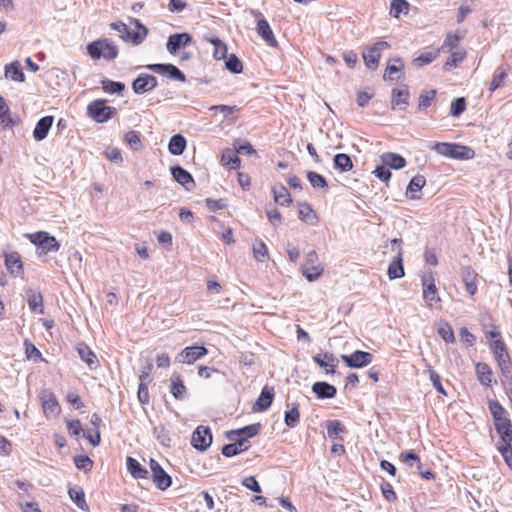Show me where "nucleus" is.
Returning a JSON list of instances; mask_svg holds the SVG:
<instances>
[{"label":"nucleus","instance_id":"nucleus-45","mask_svg":"<svg viewBox=\"0 0 512 512\" xmlns=\"http://www.w3.org/2000/svg\"><path fill=\"white\" fill-rule=\"evenodd\" d=\"M409 12V3L406 0H392L390 5V15L399 18L403 14Z\"/></svg>","mask_w":512,"mask_h":512},{"label":"nucleus","instance_id":"nucleus-58","mask_svg":"<svg viewBox=\"0 0 512 512\" xmlns=\"http://www.w3.org/2000/svg\"><path fill=\"white\" fill-rule=\"evenodd\" d=\"M253 254L257 261L264 262L268 259V249L263 241H259L253 246Z\"/></svg>","mask_w":512,"mask_h":512},{"label":"nucleus","instance_id":"nucleus-49","mask_svg":"<svg viewBox=\"0 0 512 512\" xmlns=\"http://www.w3.org/2000/svg\"><path fill=\"white\" fill-rule=\"evenodd\" d=\"M221 162L223 165H232V168H236L240 165V158L231 149H226L222 153Z\"/></svg>","mask_w":512,"mask_h":512},{"label":"nucleus","instance_id":"nucleus-56","mask_svg":"<svg viewBox=\"0 0 512 512\" xmlns=\"http://www.w3.org/2000/svg\"><path fill=\"white\" fill-rule=\"evenodd\" d=\"M307 178L313 188H327L328 187L326 179L322 175H320L316 172L309 171L307 173Z\"/></svg>","mask_w":512,"mask_h":512},{"label":"nucleus","instance_id":"nucleus-20","mask_svg":"<svg viewBox=\"0 0 512 512\" xmlns=\"http://www.w3.org/2000/svg\"><path fill=\"white\" fill-rule=\"evenodd\" d=\"M256 30L258 35L263 39V41H265L267 45L271 47L278 46V42L267 20H258Z\"/></svg>","mask_w":512,"mask_h":512},{"label":"nucleus","instance_id":"nucleus-7","mask_svg":"<svg viewBox=\"0 0 512 512\" xmlns=\"http://www.w3.org/2000/svg\"><path fill=\"white\" fill-rule=\"evenodd\" d=\"M323 271V267L318 263V255L316 251H309L306 255V261L302 266L303 276L309 282H313L322 275Z\"/></svg>","mask_w":512,"mask_h":512},{"label":"nucleus","instance_id":"nucleus-61","mask_svg":"<svg viewBox=\"0 0 512 512\" xmlns=\"http://www.w3.org/2000/svg\"><path fill=\"white\" fill-rule=\"evenodd\" d=\"M327 435L330 439L338 438L339 434L344 431L341 423L338 420H332L327 422Z\"/></svg>","mask_w":512,"mask_h":512},{"label":"nucleus","instance_id":"nucleus-52","mask_svg":"<svg viewBox=\"0 0 512 512\" xmlns=\"http://www.w3.org/2000/svg\"><path fill=\"white\" fill-rule=\"evenodd\" d=\"M234 149L236 153L239 154H247V155H255L256 150L253 148L250 142L248 141H242L240 139H237L234 141Z\"/></svg>","mask_w":512,"mask_h":512},{"label":"nucleus","instance_id":"nucleus-55","mask_svg":"<svg viewBox=\"0 0 512 512\" xmlns=\"http://www.w3.org/2000/svg\"><path fill=\"white\" fill-rule=\"evenodd\" d=\"M499 70L500 71L493 76L489 86L490 91H495L504 85L505 79L507 77V70L503 68H499Z\"/></svg>","mask_w":512,"mask_h":512},{"label":"nucleus","instance_id":"nucleus-40","mask_svg":"<svg viewBox=\"0 0 512 512\" xmlns=\"http://www.w3.org/2000/svg\"><path fill=\"white\" fill-rule=\"evenodd\" d=\"M426 184V179L423 175H416L414 176L408 186H407V189H406V196H408L410 199H418L417 196L411 194L409 195L410 193H414V192H418L420 191Z\"/></svg>","mask_w":512,"mask_h":512},{"label":"nucleus","instance_id":"nucleus-27","mask_svg":"<svg viewBox=\"0 0 512 512\" xmlns=\"http://www.w3.org/2000/svg\"><path fill=\"white\" fill-rule=\"evenodd\" d=\"M405 275L403 260H402V250L398 249L397 256L390 262L388 266V276L389 279H399Z\"/></svg>","mask_w":512,"mask_h":512},{"label":"nucleus","instance_id":"nucleus-57","mask_svg":"<svg viewBox=\"0 0 512 512\" xmlns=\"http://www.w3.org/2000/svg\"><path fill=\"white\" fill-rule=\"evenodd\" d=\"M466 109V101L463 97L456 98L450 106V115L453 117L460 116Z\"/></svg>","mask_w":512,"mask_h":512},{"label":"nucleus","instance_id":"nucleus-60","mask_svg":"<svg viewBox=\"0 0 512 512\" xmlns=\"http://www.w3.org/2000/svg\"><path fill=\"white\" fill-rule=\"evenodd\" d=\"M437 332L446 343H453L455 341L453 329L448 323L441 324Z\"/></svg>","mask_w":512,"mask_h":512},{"label":"nucleus","instance_id":"nucleus-53","mask_svg":"<svg viewBox=\"0 0 512 512\" xmlns=\"http://www.w3.org/2000/svg\"><path fill=\"white\" fill-rule=\"evenodd\" d=\"M225 67L227 70L234 74H239L243 70L242 62L235 54H232L228 57L225 62Z\"/></svg>","mask_w":512,"mask_h":512},{"label":"nucleus","instance_id":"nucleus-42","mask_svg":"<svg viewBox=\"0 0 512 512\" xmlns=\"http://www.w3.org/2000/svg\"><path fill=\"white\" fill-rule=\"evenodd\" d=\"M334 168L341 172H348L353 168V162L349 155L339 153L334 156Z\"/></svg>","mask_w":512,"mask_h":512},{"label":"nucleus","instance_id":"nucleus-22","mask_svg":"<svg viewBox=\"0 0 512 512\" xmlns=\"http://www.w3.org/2000/svg\"><path fill=\"white\" fill-rule=\"evenodd\" d=\"M313 360L316 364H318L321 368L325 369L326 373L334 374L335 367L337 365V359L330 352L320 353L313 357Z\"/></svg>","mask_w":512,"mask_h":512},{"label":"nucleus","instance_id":"nucleus-28","mask_svg":"<svg viewBox=\"0 0 512 512\" xmlns=\"http://www.w3.org/2000/svg\"><path fill=\"white\" fill-rule=\"evenodd\" d=\"M312 391L319 399H331L336 396L337 389L327 382H315Z\"/></svg>","mask_w":512,"mask_h":512},{"label":"nucleus","instance_id":"nucleus-29","mask_svg":"<svg viewBox=\"0 0 512 512\" xmlns=\"http://www.w3.org/2000/svg\"><path fill=\"white\" fill-rule=\"evenodd\" d=\"M26 300L31 311L40 314L44 313L43 297L39 291L29 289L26 292Z\"/></svg>","mask_w":512,"mask_h":512},{"label":"nucleus","instance_id":"nucleus-10","mask_svg":"<svg viewBox=\"0 0 512 512\" xmlns=\"http://www.w3.org/2000/svg\"><path fill=\"white\" fill-rule=\"evenodd\" d=\"M39 399L46 417H56L59 415L61 408L55 394L51 390H41L39 393Z\"/></svg>","mask_w":512,"mask_h":512},{"label":"nucleus","instance_id":"nucleus-43","mask_svg":"<svg viewBox=\"0 0 512 512\" xmlns=\"http://www.w3.org/2000/svg\"><path fill=\"white\" fill-rule=\"evenodd\" d=\"M300 412L299 405L296 403L292 404V407L285 412L284 422L289 428H294L299 424Z\"/></svg>","mask_w":512,"mask_h":512},{"label":"nucleus","instance_id":"nucleus-19","mask_svg":"<svg viewBox=\"0 0 512 512\" xmlns=\"http://www.w3.org/2000/svg\"><path fill=\"white\" fill-rule=\"evenodd\" d=\"M274 398V388L270 386H264L260 396L256 400L253 410L257 412L266 411L272 404Z\"/></svg>","mask_w":512,"mask_h":512},{"label":"nucleus","instance_id":"nucleus-25","mask_svg":"<svg viewBox=\"0 0 512 512\" xmlns=\"http://www.w3.org/2000/svg\"><path fill=\"white\" fill-rule=\"evenodd\" d=\"M19 122L18 116L12 117L10 108L4 97L0 96V126L3 128L13 127Z\"/></svg>","mask_w":512,"mask_h":512},{"label":"nucleus","instance_id":"nucleus-9","mask_svg":"<svg viewBox=\"0 0 512 512\" xmlns=\"http://www.w3.org/2000/svg\"><path fill=\"white\" fill-rule=\"evenodd\" d=\"M30 241L41 248L45 253L56 252L60 248L59 242L55 237L50 236L45 231H40L29 235Z\"/></svg>","mask_w":512,"mask_h":512},{"label":"nucleus","instance_id":"nucleus-16","mask_svg":"<svg viewBox=\"0 0 512 512\" xmlns=\"http://www.w3.org/2000/svg\"><path fill=\"white\" fill-rule=\"evenodd\" d=\"M157 86V78L151 74L141 73L132 83L136 94H144Z\"/></svg>","mask_w":512,"mask_h":512},{"label":"nucleus","instance_id":"nucleus-50","mask_svg":"<svg viewBox=\"0 0 512 512\" xmlns=\"http://www.w3.org/2000/svg\"><path fill=\"white\" fill-rule=\"evenodd\" d=\"M101 84L103 90L110 94L121 93L125 89V85L122 82L112 81L108 79L101 81Z\"/></svg>","mask_w":512,"mask_h":512},{"label":"nucleus","instance_id":"nucleus-12","mask_svg":"<svg viewBox=\"0 0 512 512\" xmlns=\"http://www.w3.org/2000/svg\"><path fill=\"white\" fill-rule=\"evenodd\" d=\"M341 359L349 368H363L373 361V355L369 352L356 350L350 355H341Z\"/></svg>","mask_w":512,"mask_h":512},{"label":"nucleus","instance_id":"nucleus-6","mask_svg":"<svg viewBox=\"0 0 512 512\" xmlns=\"http://www.w3.org/2000/svg\"><path fill=\"white\" fill-rule=\"evenodd\" d=\"M389 47L390 45L386 41H379L367 47L362 53L367 68L370 70H375L379 65L382 52Z\"/></svg>","mask_w":512,"mask_h":512},{"label":"nucleus","instance_id":"nucleus-46","mask_svg":"<svg viewBox=\"0 0 512 512\" xmlns=\"http://www.w3.org/2000/svg\"><path fill=\"white\" fill-rule=\"evenodd\" d=\"M124 141L133 151H140L143 148L140 135L134 130H131L125 134Z\"/></svg>","mask_w":512,"mask_h":512},{"label":"nucleus","instance_id":"nucleus-26","mask_svg":"<svg viewBox=\"0 0 512 512\" xmlns=\"http://www.w3.org/2000/svg\"><path fill=\"white\" fill-rule=\"evenodd\" d=\"M131 23L136 26L137 31L129 30L127 42H132L134 45H139L146 38L148 29L136 18H131Z\"/></svg>","mask_w":512,"mask_h":512},{"label":"nucleus","instance_id":"nucleus-8","mask_svg":"<svg viewBox=\"0 0 512 512\" xmlns=\"http://www.w3.org/2000/svg\"><path fill=\"white\" fill-rule=\"evenodd\" d=\"M212 443V433L208 426L200 425L192 433L191 444L201 452L206 451Z\"/></svg>","mask_w":512,"mask_h":512},{"label":"nucleus","instance_id":"nucleus-5","mask_svg":"<svg viewBox=\"0 0 512 512\" xmlns=\"http://www.w3.org/2000/svg\"><path fill=\"white\" fill-rule=\"evenodd\" d=\"M87 114L94 121L104 123L116 114V109L105 104V100L97 99L92 101L87 107Z\"/></svg>","mask_w":512,"mask_h":512},{"label":"nucleus","instance_id":"nucleus-30","mask_svg":"<svg viewBox=\"0 0 512 512\" xmlns=\"http://www.w3.org/2000/svg\"><path fill=\"white\" fill-rule=\"evenodd\" d=\"M461 277L470 295H474L477 291L476 277L477 274L470 266L461 268Z\"/></svg>","mask_w":512,"mask_h":512},{"label":"nucleus","instance_id":"nucleus-36","mask_svg":"<svg viewBox=\"0 0 512 512\" xmlns=\"http://www.w3.org/2000/svg\"><path fill=\"white\" fill-rule=\"evenodd\" d=\"M204 39L213 45V57L216 60H222L226 58L228 49L223 41H221L218 37L205 36Z\"/></svg>","mask_w":512,"mask_h":512},{"label":"nucleus","instance_id":"nucleus-64","mask_svg":"<svg viewBox=\"0 0 512 512\" xmlns=\"http://www.w3.org/2000/svg\"><path fill=\"white\" fill-rule=\"evenodd\" d=\"M241 443H230L222 447V454L225 457H233L243 452Z\"/></svg>","mask_w":512,"mask_h":512},{"label":"nucleus","instance_id":"nucleus-21","mask_svg":"<svg viewBox=\"0 0 512 512\" xmlns=\"http://www.w3.org/2000/svg\"><path fill=\"white\" fill-rule=\"evenodd\" d=\"M380 162L389 169L399 170L406 166V160L400 154L386 152L380 156Z\"/></svg>","mask_w":512,"mask_h":512},{"label":"nucleus","instance_id":"nucleus-1","mask_svg":"<svg viewBox=\"0 0 512 512\" xmlns=\"http://www.w3.org/2000/svg\"><path fill=\"white\" fill-rule=\"evenodd\" d=\"M87 52L94 60L101 58L111 61L117 58L118 46L108 38L95 40L87 45Z\"/></svg>","mask_w":512,"mask_h":512},{"label":"nucleus","instance_id":"nucleus-11","mask_svg":"<svg viewBox=\"0 0 512 512\" xmlns=\"http://www.w3.org/2000/svg\"><path fill=\"white\" fill-rule=\"evenodd\" d=\"M208 349L204 346H188L185 347L176 357V362L183 364H193L198 359L206 356Z\"/></svg>","mask_w":512,"mask_h":512},{"label":"nucleus","instance_id":"nucleus-3","mask_svg":"<svg viewBox=\"0 0 512 512\" xmlns=\"http://www.w3.org/2000/svg\"><path fill=\"white\" fill-rule=\"evenodd\" d=\"M491 350L504 377L503 383L509 382L512 384L511 360L504 342L501 339L494 340L491 344Z\"/></svg>","mask_w":512,"mask_h":512},{"label":"nucleus","instance_id":"nucleus-14","mask_svg":"<svg viewBox=\"0 0 512 512\" xmlns=\"http://www.w3.org/2000/svg\"><path fill=\"white\" fill-rule=\"evenodd\" d=\"M146 68L160 75L167 76L172 80L186 81L185 74L173 64H149Z\"/></svg>","mask_w":512,"mask_h":512},{"label":"nucleus","instance_id":"nucleus-34","mask_svg":"<svg viewBox=\"0 0 512 512\" xmlns=\"http://www.w3.org/2000/svg\"><path fill=\"white\" fill-rule=\"evenodd\" d=\"M5 77L15 82L25 81V75L18 61H14L5 66Z\"/></svg>","mask_w":512,"mask_h":512},{"label":"nucleus","instance_id":"nucleus-18","mask_svg":"<svg viewBox=\"0 0 512 512\" xmlns=\"http://www.w3.org/2000/svg\"><path fill=\"white\" fill-rule=\"evenodd\" d=\"M171 173L175 181L182 185L187 191L193 190L195 182L192 175L187 170L176 165L171 168Z\"/></svg>","mask_w":512,"mask_h":512},{"label":"nucleus","instance_id":"nucleus-31","mask_svg":"<svg viewBox=\"0 0 512 512\" xmlns=\"http://www.w3.org/2000/svg\"><path fill=\"white\" fill-rule=\"evenodd\" d=\"M127 470L131 476L135 479H145L148 476V470L142 467V465L133 457H127L126 459Z\"/></svg>","mask_w":512,"mask_h":512},{"label":"nucleus","instance_id":"nucleus-4","mask_svg":"<svg viewBox=\"0 0 512 512\" xmlns=\"http://www.w3.org/2000/svg\"><path fill=\"white\" fill-rule=\"evenodd\" d=\"M260 424H250L243 428L231 430L226 433V438L234 443H241L243 452L249 448V438L256 436L260 431Z\"/></svg>","mask_w":512,"mask_h":512},{"label":"nucleus","instance_id":"nucleus-37","mask_svg":"<svg viewBox=\"0 0 512 512\" xmlns=\"http://www.w3.org/2000/svg\"><path fill=\"white\" fill-rule=\"evenodd\" d=\"M298 214L299 218L302 221L309 222L311 225H316L318 222V217L314 210L312 209L311 205L308 203H299L298 205Z\"/></svg>","mask_w":512,"mask_h":512},{"label":"nucleus","instance_id":"nucleus-47","mask_svg":"<svg viewBox=\"0 0 512 512\" xmlns=\"http://www.w3.org/2000/svg\"><path fill=\"white\" fill-rule=\"evenodd\" d=\"M69 496L71 500L82 510L88 509L85 501V494L81 488H70Z\"/></svg>","mask_w":512,"mask_h":512},{"label":"nucleus","instance_id":"nucleus-63","mask_svg":"<svg viewBox=\"0 0 512 512\" xmlns=\"http://www.w3.org/2000/svg\"><path fill=\"white\" fill-rule=\"evenodd\" d=\"M75 466L79 470L89 471L92 469L93 461L86 455H77L74 457Z\"/></svg>","mask_w":512,"mask_h":512},{"label":"nucleus","instance_id":"nucleus-41","mask_svg":"<svg viewBox=\"0 0 512 512\" xmlns=\"http://www.w3.org/2000/svg\"><path fill=\"white\" fill-rule=\"evenodd\" d=\"M273 194L275 202L282 206H289L292 202V198L288 189L283 185L274 187Z\"/></svg>","mask_w":512,"mask_h":512},{"label":"nucleus","instance_id":"nucleus-17","mask_svg":"<svg viewBox=\"0 0 512 512\" xmlns=\"http://www.w3.org/2000/svg\"><path fill=\"white\" fill-rule=\"evenodd\" d=\"M192 42V37L188 33H177L170 35L166 44L167 51L175 54L181 47H186Z\"/></svg>","mask_w":512,"mask_h":512},{"label":"nucleus","instance_id":"nucleus-39","mask_svg":"<svg viewBox=\"0 0 512 512\" xmlns=\"http://www.w3.org/2000/svg\"><path fill=\"white\" fill-rule=\"evenodd\" d=\"M409 91L407 88L404 89H393L392 91V106H400L405 109L408 105Z\"/></svg>","mask_w":512,"mask_h":512},{"label":"nucleus","instance_id":"nucleus-23","mask_svg":"<svg viewBox=\"0 0 512 512\" xmlns=\"http://www.w3.org/2000/svg\"><path fill=\"white\" fill-rule=\"evenodd\" d=\"M77 352L80 359L85 362L91 370H94L99 366V360L97 356L88 345L80 343L77 346Z\"/></svg>","mask_w":512,"mask_h":512},{"label":"nucleus","instance_id":"nucleus-44","mask_svg":"<svg viewBox=\"0 0 512 512\" xmlns=\"http://www.w3.org/2000/svg\"><path fill=\"white\" fill-rule=\"evenodd\" d=\"M404 65L400 58H395L391 60L385 70L384 80H394V74L400 72L403 69Z\"/></svg>","mask_w":512,"mask_h":512},{"label":"nucleus","instance_id":"nucleus-32","mask_svg":"<svg viewBox=\"0 0 512 512\" xmlns=\"http://www.w3.org/2000/svg\"><path fill=\"white\" fill-rule=\"evenodd\" d=\"M475 368L479 382L484 386L490 387L493 382V372L491 368L486 363L482 362L477 363Z\"/></svg>","mask_w":512,"mask_h":512},{"label":"nucleus","instance_id":"nucleus-48","mask_svg":"<svg viewBox=\"0 0 512 512\" xmlns=\"http://www.w3.org/2000/svg\"><path fill=\"white\" fill-rule=\"evenodd\" d=\"M466 56V52L464 50L453 51L447 61L444 64V68L446 70H450L456 67L459 63H461Z\"/></svg>","mask_w":512,"mask_h":512},{"label":"nucleus","instance_id":"nucleus-15","mask_svg":"<svg viewBox=\"0 0 512 512\" xmlns=\"http://www.w3.org/2000/svg\"><path fill=\"white\" fill-rule=\"evenodd\" d=\"M422 286L423 298L430 307L438 304L441 301L440 297L438 296L437 288L435 286L434 278L432 275H425L422 277Z\"/></svg>","mask_w":512,"mask_h":512},{"label":"nucleus","instance_id":"nucleus-54","mask_svg":"<svg viewBox=\"0 0 512 512\" xmlns=\"http://www.w3.org/2000/svg\"><path fill=\"white\" fill-rule=\"evenodd\" d=\"M427 372L429 374L430 381L436 391L445 395L446 391L444 390V387L441 383L440 375L430 365H427Z\"/></svg>","mask_w":512,"mask_h":512},{"label":"nucleus","instance_id":"nucleus-51","mask_svg":"<svg viewBox=\"0 0 512 512\" xmlns=\"http://www.w3.org/2000/svg\"><path fill=\"white\" fill-rule=\"evenodd\" d=\"M437 55H438L437 51L424 52V53L420 54L418 57H416L412 61V63L416 67H422L424 65L431 63L434 59H436Z\"/></svg>","mask_w":512,"mask_h":512},{"label":"nucleus","instance_id":"nucleus-2","mask_svg":"<svg viewBox=\"0 0 512 512\" xmlns=\"http://www.w3.org/2000/svg\"><path fill=\"white\" fill-rule=\"evenodd\" d=\"M430 148L439 155L451 159H470L474 155V151L471 148L456 143L435 142Z\"/></svg>","mask_w":512,"mask_h":512},{"label":"nucleus","instance_id":"nucleus-62","mask_svg":"<svg viewBox=\"0 0 512 512\" xmlns=\"http://www.w3.org/2000/svg\"><path fill=\"white\" fill-rule=\"evenodd\" d=\"M489 411L493 417L494 422L505 417V410L498 401H489Z\"/></svg>","mask_w":512,"mask_h":512},{"label":"nucleus","instance_id":"nucleus-38","mask_svg":"<svg viewBox=\"0 0 512 512\" xmlns=\"http://www.w3.org/2000/svg\"><path fill=\"white\" fill-rule=\"evenodd\" d=\"M170 381H171L172 395L178 400L183 399L186 395L187 389H186V386L184 385L181 377L179 375L174 374L170 378Z\"/></svg>","mask_w":512,"mask_h":512},{"label":"nucleus","instance_id":"nucleus-13","mask_svg":"<svg viewBox=\"0 0 512 512\" xmlns=\"http://www.w3.org/2000/svg\"><path fill=\"white\" fill-rule=\"evenodd\" d=\"M149 465L152 473V479L156 487L160 490H166L169 488L172 484L170 475L164 471L155 459H150Z\"/></svg>","mask_w":512,"mask_h":512},{"label":"nucleus","instance_id":"nucleus-35","mask_svg":"<svg viewBox=\"0 0 512 512\" xmlns=\"http://www.w3.org/2000/svg\"><path fill=\"white\" fill-rule=\"evenodd\" d=\"M187 142L183 135L175 134L170 138L168 150L172 155H181L185 151Z\"/></svg>","mask_w":512,"mask_h":512},{"label":"nucleus","instance_id":"nucleus-33","mask_svg":"<svg viewBox=\"0 0 512 512\" xmlns=\"http://www.w3.org/2000/svg\"><path fill=\"white\" fill-rule=\"evenodd\" d=\"M5 265L11 274L18 276L23 272L22 261L18 253L5 255Z\"/></svg>","mask_w":512,"mask_h":512},{"label":"nucleus","instance_id":"nucleus-24","mask_svg":"<svg viewBox=\"0 0 512 512\" xmlns=\"http://www.w3.org/2000/svg\"><path fill=\"white\" fill-rule=\"evenodd\" d=\"M53 121V116H44L38 120L33 131V137L36 141H42L47 137Z\"/></svg>","mask_w":512,"mask_h":512},{"label":"nucleus","instance_id":"nucleus-59","mask_svg":"<svg viewBox=\"0 0 512 512\" xmlns=\"http://www.w3.org/2000/svg\"><path fill=\"white\" fill-rule=\"evenodd\" d=\"M435 96H436V90L422 91L419 96L418 108L419 109L428 108L431 105Z\"/></svg>","mask_w":512,"mask_h":512}]
</instances>
